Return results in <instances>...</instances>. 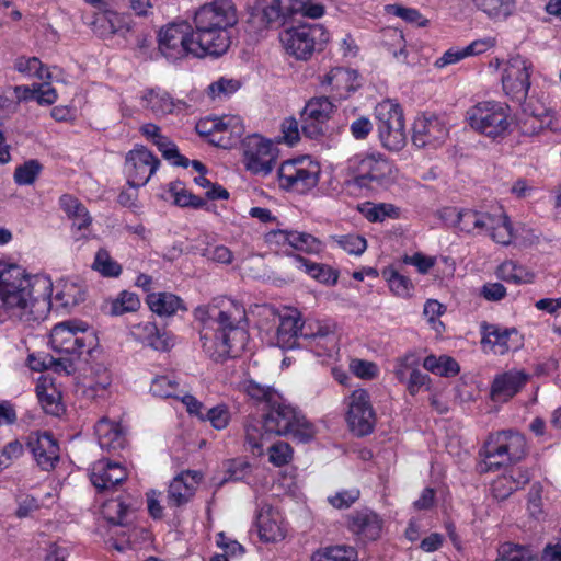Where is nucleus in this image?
<instances>
[{"instance_id": "1", "label": "nucleus", "mask_w": 561, "mask_h": 561, "mask_svg": "<svg viewBox=\"0 0 561 561\" xmlns=\"http://www.w3.org/2000/svg\"><path fill=\"white\" fill-rule=\"evenodd\" d=\"M201 322V341L204 352L215 362L237 357L249 340L244 307L228 298L215 299L194 311Z\"/></svg>"}, {"instance_id": "2", "label": "nucleus", "mask_w": 561, "mask_h": 561, "mask_svg": "<svg viewBox=\"0 0 561 561\" xmlns=\"http://www.w3.org/2000/svg\"><path fill=\"white\" fill-rule=\"evenodd\" d=\"M53 283L46 275H27L15 264L0 262V312L32 324L51 307Z\"/></svg>"}, {"instance_id": "3", "label": "nucleus", "mask_w": 561, "mask_h": 561, "mask_svg": "<svg viewBox=\"0 0 561 561\" xmlns=\"http://www.w3.org/2000/svg\"><path fill=\"white\" fill-rule=\"evenodd\" d=\"M245 442L254 455L263 454V446L272 435L289 436L299 443L311 440L316 434L313 425L305 415L282 399L272 404L262 420L248 417L244 423Z\"/></svg>"}, {"instance_id": "4", "label": "nucleus", "mask_w": 561, "mask_h": 561, "mask_svg": "<svg viewBox=\"0 0 561 561\" xmlns=\"http://www.w3.org/2000/svg\"><path fill=\"white\" fill-rule=\"evenodd\" d=\"M237 23V8L232 0H211L196 10L193 30L206 55L218 57L229 49L231 30Z\"/></svg>"}, {"instance_id": "5", "label": "nucleus", "mask_w": 561, "mask_h": 561, "mask_svg": "<svg viewBox=\"0 0 561 561\" xmlns=\"http://www.w3.org/2000/svg\"><path fill=\"white\" fill-rule=\"evenodd\" d=\"M526 455V439L517 432L501 431L490 434L479 451L481 461L478 471H496L504 466L519 461Z\"/></svg>"}, {"instance_id": "6", "label": "nucleus", "mask_w": 561, "mask_h": 561, "mask_svg": "<svg viewBox=\"0 0 561 561\" xmlns=\"http://www.w3.org/2000/svg\"><path fill=\"white\" fill-rule=\"evenodd\" d=\"M158 49L171 62L188 57L203 58L206 50L199 45L192 25L186 21L172 22L158 33Z\"/></svg>"}, {"instance_id": "7", "label": "nucleus", "mask_w": 561, "mask_h": 561, "mask_svg": "<svg viewBox=\"0 0 561 561\" xmlns=\"http://www.w3.org/2000/svg\"><path fill=\"white\" fill-rule=\"evenodd\" d=\"M466 119L477 133L499 139L511 131L510 106L502 102L483 101L468 108Z\"/></svg>"}, {"instance_id": "8", "label": "nucleus", "mask_w": 561, "mask_h": 561, "mask_svg": "<svg viewBox=\"0 0 561 561\" xmlns=\"http://www.w3.org/2000/svg\"><path fill=\"white\" fill-rule=\"evenodd\" d=\"M51 347L77 358L90 354L98 345L94 331L83 321L68 320L57 323L50 332Z\"/></svg>"}, {"instance_id": "9", "label": "nucleus", "mask_w": 561, "mask_h": 561, "mask_svg": "<svg viewBox=\"0 0 561 561\" xmlns=\"http://www.w3.org/2000/svg\"><path fill=\"white\" fill-rule=\"evenodd\" d=\"M458 230L466 233H488L496 243L507 245L513 239V229L508 217L499 211L490 214L472 209H461Z\"/></svg>"}, {"instance_id": "10", "label": "nucleus", "mask_w": 561, "mask_h": 561, "mask_svg": "<svg viewBox=\"0 0 561 561\" xmlns=\"http://www.w3.org/2000/svg\"><path fill=\"white\" fill-rule=\"evenodd\" d=\"M374 115L381 146L400 151L407 144L403 111L399 103L385 100L375 106Z\"/></svg>"}, {"instance_id": "11", "label": "nucleus", "mask_w": 561, "mask_h": 561, "mask_svg": "<svg viewBox=\"0 0 561 561\" xmlns=\"http://www.w3.org/2000/svg\"><path fill=\"white\" fill-rule=\"evenodd\" d=\"M279 38L288 54L306 60L316 49L323 48L329 34L321 24H300L282 32Z\"/></svg>"}, {"instance_id": "12", "label": "nucleus", "mask_w": 561, "mask_h": 561, "mask_svg": "<svg viewBox=\"0 0 561 561\" xmlns=\"http://www.w3.org/2000/svg\"><path fill=\"white\" fill-rule=\"evenodd\" d=\"M134 514V508L130 504L125 503L122 499H113L106 501L102 506V515L114 527H124L127 530H123L122 533L114 531L113 534L118 536L119 538H111L108 543L112 548L117 551H125L127 548H131L134 543V538H136L139 534L148 537V531L145 529L138 528H129L131 524V517Z\"/></svg>"}, {"instance_id": "13", "label": "nucleus", "mask_w": 561, "mask_h": 561, "mask_svg": "<svg viewBox=\"0 0 561 561\" xmlns=\"http://www.w3.org/2000/svg\"><path fill=\"white\" fill-rule=\"evenodd\" d=\"M277 174L280 188L304 194L317 186L320 165L305 157L287 160L280 164Z\"/></svg>"}, {"instance_id": "14", "label": "nucleus", "mask_w": 561, "mask_h": 561, "mask_svg": "<svg viewBox=\"0 0 561 561\" xmlns=\"http://www.w3.org/2000/svg\"><path fill=\"white\" fill-rule=\"evenodd\" d=\"M243 163L255 175H268L278 158V148L268 139L257 134L245 137L242 141Z\"/></svg>"}, {"instance_id": "15", "label": "nucleus", "mask_w": 561, "mask_h": 561, "mask_svg": "<svg viewBox=\"0 0 561 561\" xmlns=\"http://www.w3.org/2000/svg\"><path fill=\"white\" fill-rule=\"evenodd\" d=\"M300 337L317 356H332L337 351L336 324L329 320L301 323Z\"/></svg>"}, {"instance_id": "16", "label": "nucleus", "mask_w": 561, "mask_h": 561, "mask_svg": "<svg viewBox=\"0 0 561 561\" xmlns=\"http://www.w3.org/2000/svg\"><path fill=\"white\" fill-rule=\"evenodd\" d=\"M354 182L359 187L377 190L386 187L393 180V165L382 154H368L357 165Z\"/></svg>"}, {"instance_id": "17", "label": "nucleus", "mask_w": 561, "mask_h": 561, "mask_svg": "<svg viewBox=\"0 0 561 561\" xmlns=\"http://www.w3.org/2000/svg\"><path fill=\"white\" fill-rule=\"evenodd\" d=\"M160 161L146 147L140 146L130 150L125 158V173L131 187L145 185L157 171Z\"/></svg>"}, {"instance_id": "18", "label": "nucleus", "mask_w": 561, "mask_h": 561, "mask_svg": "<svg viewBox=\"0 0 561 561\" xmlns=\"http://www.w3.org/2000/svg\"><path fill=\"white\" fill-rule=\"evenodd\" d=\"M375 412L369 401V394L364 389L354 390L350 397L347 423L356 436H365L373 432Z\"/></svg>"}, {"instance_id": "19", "label": "nucleus", "mask_w": 561, "mask_h": 561, "mask_svg": "<svg viewBox=\"0 0 561 561\" xmlns=\"http://www.w3.org/2000/svg\"><path fill=\"white\" fill-rule=\"evenodd\" d=\"M196 131L201 136H210V142L220 147L232 145L231 137L240 138L243 133L241 121L237 116H224L201 119L196 124Z\"/></svg>"}, {"instance_id": "20", "label": "nucleus", "mask_w": 561, "mask_h": 561, "mask_svg": "<svg viewBox=\"0 0 561 561\" xmlns=\"http://www.w3.org/2000/svg\"><path fill=\"white\" fill-rule=\"evenodd\" d=\"M531 62L527 59L515 56L512 57L503 73V88L512 98L522 101L526 98L530 88Z\"/></svg>"}, {"instance_id": "21", "label": "nucleus", "mask_w": 561, "mask_h": 561, "mask_svg": "<svg viewBox=\"0 0 561 561\" xmlns=\"http://www.w3.org/2000/svg\"><path fill=\"white\" fill-rule=\"evenodd\" d=\"M26 446L41 469L49 471L59 461V445L48 432H33L27 436Z\"/></svg>"}, {"instance_id": "22", "label": "nucleus", "mask_w": 561, "mask_h": 561, "mask_svg": "<svg viewBox=\"0 0 561 561\" xmlns=\"http://www.w3.org/2000/svg\"><path fill=\"white\" fill-rule=\"evenodd\" d=\"M447 135V127L437 116L422 115L414 121L412 142L419 148L437 147Z\"/></svg>"}, {"instance_id": "23", "label": "nucleus", "mask_w": 561, "mask_h": 561, "mask_svg": "<svg viewBox=\"0 0 561 561\" xmlns=\"http://www.w3.org/2000/svg\"><path fill=\"white\" fill-rule=\"evenodd\" d=\"M522 129L525 134L535 135L548 128L553 131L561 130V123L554 113L540 102H528L523 107Z\"/></svg>"}, {"instance_id": "24", "label": "nucleus", "mask_w": 561, "mask_h": 561, "mask_svg": "<svg viewBox=\"0 0 561 561\" xmlns=\"http://www.w3.org/2000/svg\"><path fill=\"white\" fill-rule=\"evenodd\" d=\"M530 375L524 369H510L496 375L492 381L490 397L494 402H507L529 381Z\"/></svg>"}, {"instance_id": "25", "label": "nucleus", "mask_w": 561, "mask_h": 561, "mask_svg": "<svg viewBox=\"0 0 561 561\" xmlns=\"http://www.w3.org/2000/svg\"><path fill=\"white\" fill-rule=\"evenodd\" d=\"M347 528L362 542L380 537L382 519L371 510L363 508L347 515Z\"/></svg>"}, {"instance_id": "26", "label": "nucleus", "mask_w": 561, "mask_h": 561, "mask_svg": "<svg viewBox=\"0 0 561 561\" xmlns=\"http://www.w3.org/2000/svg\"><path fill=\"white\" fill-rule=\"evenodd\" d=\"M481 344L490 346L495 354L504 355L511 350H515L519 345V341L513 337L518 336L515 328H502L497 324L481 323Z\"/></svg>"}, {"instance_id": "27", "label": "nucleus", "mask_w": 561, "mask_h": 561, "mask_svg": "<svg viewBox=\"0 0 561 561\" xmlns=\"http://www.w3.org/2000/svg\"><path fill=\"white\" fill-rule=\"evenodd\" d=\"M127 472L124 467L117 462L100 460L93 465L90 480L100 493H106L125 481Z\"/></svg>"}, {"instance_id": "28", "label": "nucleus", "mask_w": 561, "mask_h": 561, "mask_svg": "<svg viewBox=\"0 0 561 561\" xmlns=\"http://www.w3.org/2000/svg\"><path fill=\"white\" fill-rule=\"evenodd\" d=\"M201 479L202 474L198 471L187 470L178 474L169 485L168 504L181 506L187 503L193 497Z\"/></svg>"}, {"instance_id": "29", "label": "nucleus", "mask_w": 561, "mask_h": 561, "mask_svg": "<svg viewBox=\"0 0 561 561\" xmlns=\"http://www.w3.org/2000/svg\"><path fill=\"white\" fill-rule=\"evenodd\" d=\"M131 336L151 348L160 352L169 351L174 342L165 331L158 329L154 322L145 321L130 327Z\"/></svg>"}, {"instance_id": "30", "label": "nucleus", "mask_w": 561, "mask_h": 561, "mask_svg": "<svg viewBox=\"0 0 561 561\" xmlns=\"http://www.w3.org/2000/svg\"><path fill=\"white\" fill-rule=\"evenodd\" d=\"M239 389L242 391L254 405H262L266 411L270 405L276 404L282 396L270 386H264L253 379H245L239 383Z\"/></svg>"}, {"instance_id": "31", "label": "nucleus", "mask_w": 561, "mask_h": 561, "mask_svg": "<svg viewBox=\"0 0 561 561\" xmlns=\"http://www.w3.org/2000/svg\"><path fill=\"white\" fill-rule=\"evenodd\" d=\"M95 435L102 449L108 451L118 450L125 445V436L119 424L107 419H102L96 423Z\"/></svg>"}, {"instance_id": "32", "label": "nucleus", "mask_w": 561, "mask_h": 561, "mask_svg": "<svg viewBox=\"0 0 561 561\" xmlns=\"http://www.w3.org/2000/svg\"><path fill=\"white\" fill-rule=\"evenodd\" d=\"M256 526L261 540L275 542L282 540L285 534L274 517L272 507H263L256 516Z\"/></svg>"}, {"instance_id": "33", "label": "nucleus", "mask_w": 561, "mask_h": 561, "mask_svg": "<svg viewBox=\"0 0 561 561\" xmlns=\"http://www.w3.org/2000/svg\"><path fill=\"white\" fill-rule=\"evenodd\" d=\"M291 257L298 270L304 271L320 283L335 284L337 282V272L329 265L310 262L298 254H294Z\"/></svg>"}, {"instance_id": "34", "label": "nucleus", "mask_w": 561, "mask_h": 561, "mask_svg": "<svg viewBox=\"0 0 561 561\" xmlns=\"http://www.w3.org/2000/svg\"><path fill=\"white\" fill-rule=\"evenodd\" d=\"M150 310L159 316H173L179 309L185 310L180 297L171 293H152L147 296Z\"/></svg>"}, {"instance_id": "35", "label": "nucleus", "mask_w": 561, "mask_h": 561, "mask_svg": "<svg viewBox=\"0 0 561 561\" xmlns=\"http://www.w3.org/2000/svg\"><path fill=\"white\" fill-rule=\"evenodd\" d=\"M300 327L298 317L285 314L279 317L277 328V344L282 348H293L300 337Z\"/></svg>"}, {"instance_id": "36", "label": "nucleus", "mask_w": 561, "mask_h": 561, "mask_svg": "<svg viewBox=\"0 0 561 561\" xmlns=\"http://www.w3.org/2000/svg\"><path fill=\"white\" fill-rule=\"evenodd\" d=\"M85 291L81 286L73 282H64L58 285V290L54 297L56 304L65 310H70L71 308L78 306L80 302L84 301Z\"/></svg>"}, {"instance_id": "37", "label": "nucleus", "mask_w": 561, "mask_h": 561, "mask_svg": "<svg viewBox=\"0 0 561 561\" xmlns=\"http://www.w3.org/2000/svg\"><path fill=\"white\" fill-rule=\"evenodd\" d=\"M333 111L334 105L327 96L313 98L304 107L301 118L324 123L330 118Z\"/></svg>"}, {"instance_id": "38", "label": "nucleus", "mask_w": 561, "mask_h": 561, "mask_svg": "<svg viewBox=\"0 0 561 561\" xmlns=\"http://www.w3.org/2000/svg\"><path fill=\"white\" fill-rule=\"evenodd\" d=\"M357 551L351 546H328L313 552L311 561H357Z\"/></svg>"}, {"instance_id": "39", "label": "nucleus", "mask_w": 561, "mask_h": 561, "mask_svg": "<svg viewBox=\"0 0 561 561\" xmlns=\"http://www.w3.org/2000/svg\"><path fill=\"white\" fill-rule=\"evenodd\" d=\"M38 401L47 414L59 416L64 413L65 408L61 403V394L55 387H46L38 385L36 387Z\"/></svg>"}, {"instance_id": "40", "label": "nucleus", "mask_w": 561, "mask_h": 561, "mask_svg": "<svg viewBox=\"0 0 561 561\" xmlns=\"http://www.w3.org/2000/svg\"><path fill=\"white\" fill-rule=\"evenodd\" d=\"M142 102L157 116L170 114L175 107V103L170 94L163 91H149L142 96Z\"/></svg>"}, {"instance_id": "41", "label": "nucleus", "mask_w": 561, "mask_h": 561, "mask_svg": "<svg viewBox=\"0 0 561 561\" xmlns=\"http://www.w3.org/2000/svg\"><path fill=\"white\" fill-rule=\"evenodd\" d=\"M260 12L270 27L284 25L286 19L293 15L289 5H283V0H272L270 4L261 9Z\"/></svg>"}, {"instance_id": "42", "label": "nucleus", "mask_w": 561, "mask_h": 561, "mask_svg": "<svg viewBox=\"0 0 561 561\" xmlns=\"http://www.w3.org/2000/svg\"><path fill=\"white\" fill-rule=\"evenodd\" d=\"M140 307L138 296L130 291H122L117 298L108 302V314L122 316L126 312H134Z\"/></svg>"}, {"instance_id": "43", "label": "nucleus", "mask_w": 561, "mask_h": 561, "mask_svg": "<svg viewBox=\"0 0 561 561\" xmlns=\"http://www.w3.org/2000/svg\"><path fill=\"white\" fill-rule=\"evenodd\" d=\"M92 268L105 277H117L122 274V265L113 260L105 249H100L94 257Z\"/></svg>"}, {"instance_id": "44", "label": "nucleus", "mask_w": 561, "mask_h": 561, "mask_svg": "<svg viewBox=\"0 0 561 561\" xmlns=\"http://www.w3.org/2000/svg\"><path fill=\"white\" fill-rule=\"evenodd\" d=\"M499 275L504 280L515 284L530 283L534 278L533 273L513 261H507L501 264L499 267Z\"/></svg>"}, {"instance_id": "45", "label": "nucleus", "mask_w": 561, "mask_h": 561, "mask_svg": "<svg viewBox=\"0 0 561 561\" xmlns=\"http://www.w3.org/2000/svg\"><path fill=\"white\" fill-rule=\"evenodd\" d=\"M96 380L91 382L83 390L85 398L95 400L99 398H105L107 388L111 385V375L106 368L98 366L95 369Z\"/></svg>"}, {"instance_id": "46", "label": "nucleus", "mask_w": 561, "mask_h": 561, "mask_svg": "<svg viewBox=\"0 0 561 561\" xmlns=\"http://www.w3.org/2000/svg\"><path fill=\"white\" fill-rule=\"evenodd\" d=\"M495 561H538L533 551L524 546L505 542L499 550Z\"/></svg>"}, {"instance_id": "47", "label": "nucleus", "mask_w": 561, "mask_h": 561, "mask_svg": "<svg viewBox=\"0 0 561 561\" xmlns=\"http://www.w3.org/2000/svg\"><path fill=\"white\" fill-rule=\"evenodd\" d=\"M355 77V72L345 68H334L330 72H328L323 80L322 84L331 85L333 90L341 91H350L352 85L348 83Z\"/></svg>"}, {"instance_id": "48", "label": "nucleus", "mask_w": 561, "mask_h": 561, "mask_svg": "<svg viewBox=\"0 0 561 561\" xmlns=\"http://www.w3.org/2000/svg\"><path fill=\"white\" fill-rule=\"evenodd\" d=\"M290 248L306 253H319L322 243L310 233L291 230Z\"/></svg>"}, {"instance_id": "49", "label": "nucleus", "mask_w": 561, "mask_h": 561, "mask_svg": "<svg viewBox=\"0 0 561 561\" xmlns=\"http://www.w3.org/2000/svg\"><path fill=\"white\" fill-rule=\"evenodd\" d=\"M382 275L387 279L390 290L394 295L399 297L410 296L411 290L413 289V285L408 277L401 275L394 268L385 270Z\"/></svg>"}, {"instance_id": "50", "label": "nucleus", "mask_w": 561, "mask_h": 561, "mask_svg": "<svg viewBox=\"0 0 561 561\" xmlns=\"http://www.w3.org/2000/svg\"><path fill=\"white\" fill-rule=\"evenodd\" d=\"M421 359L416 353L409 352L396 359L393 374L400 382H405L411 371L420 366Z\"/></svg>"}, {"instance_id": "51", "label": "nucleus", "mask_w": 561, "mask_h": 561, "mask_svg": "<svg viewBox=\"0 0 561 561\" xmlns=\"http://www.w3.org/2000/svg\"><path fill=\"white\" fill-rule=\"evenodd\" d=\"M163 158L171 161L173 165L186 168L190 164V160L182 156L175 144L170 141L165 136H161L153 142Z\"/></svg>"}, {"instance_id": "52", "label": "nucleus", "mask_w": 561, "mask_h": 561, "mask_svg": "<svg viewBox=\"0 0 561 561\" xmlns=\"http://www.w3.org/2000/svg\"><path fill=\"white\" fill-rule=\"evenodd\" d=\"M150 391L160 398H180L179 383L168 376H160L152 380Z\"/></svg>"}, {"instance_id": "53", "label": "nucleus", "mask_w": 561, "mask_h": 561, "mask_svg": "<svg viewBox=\"0 0 561 561\" xmlns=\"http://www.w3.org/2000/svg\"><path fill=\"white\" fill-rule=\"evenodd\" d=\"M333 241L350 254L360 255L367 248L366 239L358 234L332 237Z\"/></svg>"}, {"instance_id": "54", "label": "nucleus", "mask_w": 561, "mask_h": 561, "mask_svg": "<svg viewBox=\"0 0 561 561\" xmlns=\"http://www.w3.org/2000/svg\"><path fill=\"white\" fill-rule=\"evenodd\" d=\"M42 170L37 160H30L19 165L14 171V180L20 185L33 184Z\"/></svg>"}, {"instance_id": "55", "label": "nucleus", "mask_w": 561, "mask_h": 561, "mask_svg": "<svg viewBox=\"0 0 561 561\" xmlns=\"http://www.w3.org/2000/svg\"><path fill=\"white\" fill-rule=\"evenodd\" d=\"M14 69L21 73L36 76L39 79L48 78L49 73H44L43 64L36 57H20L15 60Z\"/></svg>"}, {"instance_id": "56", "label": "nucleus", "mask_w": 561, "mask_h": 561, "mask_svg": "<svg viewBox=\"0 0 561 561\" xmlns=\"http://www.w3.org/2000/svg\"><path fill=\"white\" fill-rule=\"evenodd\" d=\"M240 87L238 80L220 78L208 87V95L211 99L226 98L238 91Z\"/></svg>"}, {"instance_id": "57", "label": "nucleus", "mask_w": 561, "mask_h": 561, "mask_svg": "<svg viewBox=\"0 0 561 561\" xmlns=\"http://www.w3.org/2000/svg\"><path fill=\"white\" fill-rule=\"evenodd\" d=\"M289 10L294 14L301 13L302 16L318 19L323 15L324 7L319 3H311L310 0H291Z\"/></svg>"}, {"instance_id": "58", "label": "nucleus", "mask_w": 561, "mask_h": 561, "mask_svg": "<svg viewBox=\"0 0 561 561\" xmlns=\"http://www.w3.org/2000/svg\"><path fill=\"white\" fill-rule=\"evenodd\" d=\"M171 192L173 193L174 203L180 207H192L194 209L202 208L205 205V201L192 194L185 188H179L176 184H172Z\"/></svg>"}, {"instance_id": "59", "label": "nucleus", "mask_w": 561, "mask_h": 561, "mask_svg": "<svg viewBox=\"0 0 561 561\" xmlns=\"http://www.w3.org/2000/svg\"><path fill=\"white\" fill-rule=\"evenodd\" d=\"M293 449L288 443L277 442L268 447V459L274 466L282 467L291 459Z\"/></svg>"}, {"instance_id": "60", "label": "nucleus", "mask_w": 561, "mask_h": 561, "mask_svg": "<svg viewBox=\"0 0 561 561\" xmlns=\"http://www.w3.org/2000/svg\"><path fill=\"white\" fill-rule=\"evenodd\" d=\"M476 4L489 15L506 16L510 13L511 0H474Z\"/></svg>"}, {"instance_id": "61", "label": "nucleus", "mask_w": 561, "mask_h": 561, "mask_svg": "<svg viewBox=\"0 0 561 561\" xmlns=\"http://www.w3.org/2000/svg\"><path fill=\"white\" fill-rule=\"evenodd\" d=\"M359 495L360 492L358 489L344 490L328 497V501L333 507L343 510L348 508L353 503H355L359 499Z\"/></svg>"}, {"instance_id": "62", "label": "nucleus", "mask_w": 561, "mask_h": 561, "mask_svg": "<svg viewBox=\"0 0 561 561\" xmlns=\"http://www.w3.org/2000/svg\"><path fill=\"white\" fill-rule=\"evenodd\" d=\"M204 416L216 430L225 428L230 420L229 411L225 405H217L209 409Z\"/></svg>"}, {"instance_id": "63", "label": "nucleus", "mask_w": 561, "mask_h": 561, "mask_svg": "<svg viewBox=\"0 0 561 561\" xmlns=\"http://www.w3.org/2000/svg\"><path fill=\"white\" fill-rule=\"evenodd\" d=\"M431 378L427 374H424L420 370V368H414L413 371H411V375L408 377V380L404 382L407 383V390L411 396H415L421 388L425 387L426 389L430 388Z\"/></svg>"}, {"instance_id": "64", "label": "nucleus", "mask_w": 561, "mask_h": 561, "mask_svg": "<svg viewBox=\"0 0 561 561\" xmlns=\"http://www.w3.org/2000/svg\"><path fill=\"white\" fill-rule=\"evenodd\" d=\"M397 208L391 204L374 205L367 210L366 218L371 222L383 221L387 217H396Z\"/></svg>"}]
</instances>
